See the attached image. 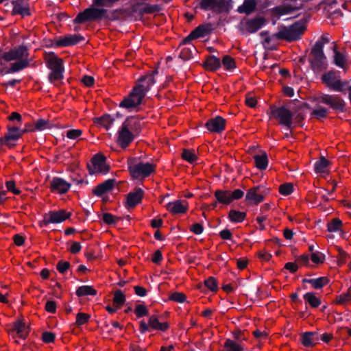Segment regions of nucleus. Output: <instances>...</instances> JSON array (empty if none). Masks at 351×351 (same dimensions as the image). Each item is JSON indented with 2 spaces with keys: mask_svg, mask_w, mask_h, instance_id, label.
<instances>
[{
  "mask_svg": "<svg viewBox=\"0 0 351 351\" xmlns=\"http://www.w3.org/2000/svg\"><path fill=\"white\" fill-rule=\"evenodd\" d=\"M310 283L315 289H320L326 285L329 280L326 277H320L316 279L304 280Z\"/></svg>",
  "mask_w": 351,
  "mask_h": 351,
  "instance_id": "obj_33",
  "label": "nucleus"
},
{
  "mask_svg": "<svg viewBox=\"0 0 351 351\" xmlns=\"http://www.w3.org/2000/svg\"><path fill=\"white\" fill-rule=\"evenodd\" d=\"M260 187L256 186L249 189L245 195V200L250 204L257 205L264 200V195L259 192Z\"/></svg>",
  "mask_w": 351,
  "mask_h": 351,
  "instance_id": "obj_19",
  "label": "nucleus"
},
{
  "mask_svg": "<svg viewBox=\"0 0 351 351\" xmlns=\"http://www.w3.org/2000/svg\"><path fill=\"white\" fill-rule=\"evenodd\" d=\"M94 122L98 127L104 128L106 130H108L110 125V115L105 114L101 117L95 118Z\"/></svg>",
  "mask_w": 351,
  "mask_h": 351,
  "instance_id": "obj_37",
  "label": "nucleus"
},
{
  "mask_svg": "<svg viewBox=\"0 0 351 351\" xmlns=\"http://www.w3.org/2000/svg\"><path fill=\"white\" fill-rule=\"evenodd\" d=\"M16 61L10 64L8 73L19 72L26 68L29 64L28 49L25 46H18L3 51L0 49V65L4 66L7 62Z\"/></svg>",
  "mask_w": 351,
  "mask_h": 351,
  "instance_id": "obj_1",
  "label": "nucleus"
},
{
  "mask_svg": "<svg viewBox=\"0 0 351 351\" xmlns=\"http://www.w3.org/2000/svg\"><path fill=\"white\" fill-rule=\"evenodd\" d=\"M215 197L218 202L223 204H230L231 202L230 191L217 190Z\"/></svg>",
  "mask_w": 351,
  "mask_h": 351,
  "instance_id": "obj_28",
  "label": "nucleus"
},
{
  "mask_svg": "<svg viewBox=\"0 0 351 351\" xmlns=\"http://www.w3.org/2000/svg\"><path fill=\"white\" fill-rule=\"evenodd\" d=\"M54 339L55 335L51 332H45L43 334V340L45 343H51Z\"/></svg>",
  "mask_w": 351,
  "mask_h": 351,
  "instance_id": "obj_63",
  "label": "nucleus"
},
{
  "mask_svg": "<svg viewBox=\"0 0 351 351\" xmlns=\"http://www.w3.org/2000/svg\"><path fill=\"white\" fill-rule=\"evenodd\" d=\"M149 326L154 329L165 331L169 328L167 322L160 323L156 315H152L149 319Z\"/></svg>",
  "mask_w": 351,
  "mask_h": 351,
  "instance_id": "obj_30",
  "label": "nucleus"
},
{
  "mask_svg": "<svg viewBox=\"0 0 351 351\" xmlns=\"http://www.w3.org/2000/svg\"><path fill=\"white\" fill-rule=\"evenodd\" d=\"M125 300V295L122 291L119 289L115 291L113 297V304L115 308H111V313L116 311L117 308H120L124 304Z\"/></svg>",
  "mask_w": 351,
  "mask_h": 351,
  "instance_id": "obj_27",
  "label": "nucleus"
},
{
  "mask_svg": "<svg viewBox=\"0 0 351 351\" xmlns=\"http://www.w3.org/2000/svg\"><path fill=\"white\" fill-rule=\"evenodd\" d=\"M13 4V10L12 12L14 14H20L22 16H25L29 15V8L22 3L21 1H12Z\"/></svg>",
  "mask_w": 351,
  "mask_h": 351,
  "instance_id": "obj_26",
  "label": "nucleus"
},
{
  "mask_svg": "<svg viewBox=\"0 0 351 351\" xmlns=\"http://www.w3.org/2000/svg\"><path fill=\"white\" fill-rule=\"evenodd\" d=\"M266 23L263 16H258L254 18H243L238 25V29L242 34H253L260 29Z\"/></svg>",
  "mask_w": 351,
  "mask_h": 351,
  "instance_id": "obj_8",
  "label": "nucleus"
},
{
  "mask_svg": "<svg viewBox=\"0 0 351 351\" xmlns=\"http://www.w3.org/2000/svg\"><path fill=\"white\" fill-rule=\"evenodd\" d=\"M5 186L8 191L12 192L14 194H19L20 191L15 188V182L12 180L7 181Z\"/></svg>",
  "mask_w": 351,
  "mask_h": 351,
  "instance_id": "obj_60",
  "label": "nucleus"
},
{
  "mask_svg": "<svg viewBox=\"0 0 351 351\" xmlns=\"http://www.w3.org/2000/svg\"><path fill=\"white\" fill-rule=\"evenodd\" d=\"M213 30V25L210 23H205L197 27L191 33L183 40V43H186L191 40H194L200 37H204L209 34Z\"/></svg>",
  "mask_w": 351,
  "mask_h": 351,
  "instance_id": "obj_16",
  "label": "nucleus"
},
{
  "mask_svg": "<svg viewBox=\"0 0 351 351\" xmlns=\"http://www.w3.org/2000/svg\"><path fill=\"white\" fill-rule=\"evenodd\" d=\"M106 157L102 154H95L92 160L91 164L88 165L90 174H106L108 172V166L106 164Z\"/></svg>",
  "mask_w": 351,
  "mask_h": 351,
  "instance_id": "obj_10",
  "label": "nucleus"
},
{
  "mask_svg": "<svg viewBox=\"0 0 351 351\" xmlns=\"http://www.w3.org/2000/svg\"><path fill=\"white\" fill-rule=\"evenodd\" d=\"M47 65L51 71L48 76L49 81L51 84H56L63 78L64 68L62 60L54 55H51L47 60Z\"/></svg>",
  "mask_w": 351,
  "mask_h": 351,
  "instance_id": "obj_7",
  "label": "nucleus"
},
{
  "mask_svg": "<svg viewBox=\"0 0 351 351\" xmlns=\"http://www.w3.org/2000/svg\"><path fill=\"white\" fill-rule=\"evenodd\" d=\"M70 264L67 261H59L57 265V269L61 274H64L69 269Z\"/></svg>",
  "mask_w": 351,
  "mask_h": 351,
  "instance_id": "obj_59",
  "label": "nucleus"
},
{
  "mask_svg": "<svg viewBox=\"0 0 351 351\" xmlns=\"http://www.w3.org/2000/svg\"><path fill=\"white\" fill-rule=\"evenodd\" d=\"M333 51L335 53V63L337 66L343 68L346 64V58L345 56L337 50L336 45H335L333 47Z\"/></svg>",
  "mask_w": 351,
  "mask_h": 351,
  "instance_id": "obj_36",
  "label": "nucleus"
},
{
  "mask_svg": "<svg viewBox=\"0 0 351 351\" xmlns=\"http://www.w3.org/2000/svg\"><path fill=\"white\" fill-rule=\"evenodd\" d=\"M167 208L172 214L184 213L187 210V203L176 200L169 202L167 206Z\"/></svg>",
  "mask_w": 351,
  "mask_h": 351,
  "instance_id": "obj_23",
  "label": "nucleus"
},
{
  "mask_svg": "<svg viewBox=\"0 0 351 351\" xmlns=\"http://www.w3.org/2000/svg\"><path fill=\"white\" fill-rule=\"evenodd\" d=\"M139 122L135 117L128 118L122 125L121 129L119 132L117 142L122 148L127 147L133 141L134 136L132 132L137 130Z\"/></svg>",
  "mask_w": 351,
  "mask_h": 351,
  "instance_id": "obj_5",
  "label": "nucleus"
},
{
  "mask_svg": "<svg viewBox=\"0 0 351 351\" xmlns=\"http://www.w3.org/2000/svg\"><path fill=\"white\" fill-rule=\"evenodd\" d=\"M313 332H305L302 336V344L304 346H312L314 345V341L312 339Z\"/></svg>",
  "mask_w": 351,
  "mask_h": 351,
  "instance_id": "obj_52",
  "label": "nucleus"
},
{
  "mask_svg": "<svg viewBox=\"0 0 351 351\" xmlns=\"http://www.w3.org/2000/svg\"><path fill=\"white\" fill-rule=\"evenodd\" d=\"M348 82H342L339 79H337L335 82H334L330 88L339 92H343L344 90V88L348 85Z\"/></svg>",
  "mask_w": 351,
  "mask_h": 351,
  "instance_id": "obj_45",
  "label": "nucleus"
},
{
  "mask_svg": "<svg viewBox=\"0 0 351 351\" xmlns=\"http://www.w3.org/2000/svg\"><path fill=\"white\" fill-rule=\"evenodd\" d=\"M110 15V0H93L92 4L80 12L73 19L74 23H85L99 21L108 18Z\"/></svg>",
  "mask_w": 351,
  "mask_h": 351,
  "instance_id": "obj_2",
  "label": "nucleus"
},
{
  "mask_svg": "<svg viewBox=\"0 0 351 351\" xmlns=\"http://www.w3.org/2000/svg\"><path fill=\"white\" fill-rule=\"evenodd\" d=\"M293 186L291 183H285L279 186V192L283 195H288L293 192Z\"/></svg>",
  "mask_w": 351,
  "mask_h": 351,
  "instance_id": "obj_48",
  "label": "nucleus"
},
{
  "mask_svg": "<svg viewBox=\"0 0 351 351\" xmlns=\"http://www.w3.org/2000/svg\"><path fill=\"white\" fill-rule=\"evenodd\" d=\"M83 38L76 34H69L56 40L55 45L57 47H66L77 44Z\"/></svg>",
  "mask_w": 351,
  "mask_h": 351,
  "instance_id": "obj_22",
  "label": "nucleus"
},
{
  "mask_svg": "<svg viewBox=\"0 0 351 351\" xmlns=\"http://www.w3.org/2000/svg\"><path fill=\"white\" fill-rule=\"evenodd\" d=\"M206 128L215 133H220L225 129L226 120L221 117H216L214 119L208 120L206 123Z\"/></svg>",
  "mask_w": 351,
  "mask_h": 351,
  "instance_id": "obj_18",
  "label": "nucleus"
},
{
  "mask_svg": "<svg viewBox=\"0 0 351 351\" xmlns=\"http://www.w3.org/2000/svg\"><path fill=\"white\" fill-rule=\"evenodd\" d=\"M82 134V131L79 129H72L66 131V136L68 138L75 140Z\"/></svg>",
  "mask_w": 351,
  "mask_h": 351,
  "instance_id": "obj_53",
  "label": "nucleus"
},
{
  "mask_svg": "<svg viewBox=\"0 0 351 351\" xmlns=\"http://www.w3.org/2000/svg\"><path fill=\"white\" fill-rule=\"evenodd\" d=\"M71 216V213H68L64 210H59L58 211H50L45 214L43 217V225L49 223H62Z\"/></svg>",
  "mask_w": 351,
  "mask_h": 351,
  "instance_id": "obj_13",
  "label": "nucleus"
},
{
  "mask_svg": "<svg viewBox=\"0 0 351 351\" xmlns=\"http://www.w3.org/2000/svg\"><path fill=\"white\" fill-rule=\"evenodd\" d=\"M329 161L324 156L320 158V160L315 165V171L317 173H325L327 167L329 165Z\"/></svg>",
  "mask_w": 351,
  "mask_h": 351,
  "instance_id": "obj_39",
  "label": "nucleus"
},
{
  "mask_svg": "<svg viewBox=\"0 0 351 351\" xmlns=\"http://www.w3.org/2000/svg\"><path fill=\"white\" fill-rule=\"evenodd\" d=\"M222 64L226 69H232L235 67V62L234 59L229 56H226L222 60Z\"/></svg>",
  "mask_w": 351,
  "mask_h": 351,
  "instance_id": "obj_50",
  "label": "nucleus"
},
{
  "mask_svg": "<svg viewBox=\"0 0 351 351\" xmlns=\"http://www.w3.org/2000/svg\"><path fill=\"white\" fill-rule=\"evenodd\" d=\"M143 192L138 189L134 192H131L128 195L127 204L129 207H134L139 204L143 198Z\"/></svg>",
  "mask_w": 351,
  "mask_h": 351,
  "instance_id": "obj_24",
  "label": "nucleus"
},
{
  "mask_svg": "<svg viewBox=\"0 0 351 351\" xmlns=\"http://www.w3.org/2000/svg\"><path fill=\"white\" fill-rule=\"evenodd\" d=\"M337 77L335 76V73L332 72H328L322 75V80L324 83H325L328 87H330L332 84L335 82Z\"/></svg>",
  "mask_w": 351,
  "mask_h": 351,
  "instance_id": "obj_43",
  "label": "nucleus"
},
{
  "mask_svg": "<svg viewBox=\"0 0 351 351\" xmlns=\"http://www.w3.org/2000/svg\"><path fill=\"white\" fill-rule=\"evenodd\" d=\"M304 300L313 308H317L321 304V300L313 293H307L304 295Z\"/></svg>",
  "mask_w": 351,
  "mask_h": 351,
  "instance_id": "obj_35",
  "label": "nucleus"
},
{
  "mask_svg": "<svg viewBox=\"0 0 351 351\" xmlns=\"http://www.w3.org/2000/svg\"><path fill=\"white\" fill-rule=\"evenodd\" d=\"M205 286L212 291H216L218 289L217 281L215 278L210 277L204 281Z\"/></svg>",
  "mask_w": 351,
  "mask_h": 351,
  "instance_id": "obj_51",
  "label": "nucleus"
},
{
  "mask_svg": "<svg viewBox=\"0 0 351 351\" xmlns=\"http://www.w3.org/2000/svg\"><path fill=\"white\" fill-rule=\"evenodd\" d=\"M342 226V221L338 219L335 218L327 224V229L328 232H335L341 228Z\"/></svg>",
  "mask_w": 351,
  "mask_h": 351,
  "instance_id": "obj_41",
  "label": "nucleus"
},
{
  "mask_svg": "<svg viewBox=\"0 0 351 351\" xmlns=\"http://www.w3.org/2000/svg\"><path fill=\"white\" fill-rule=\"evenodd\" d=\"M312 114L314 115L317 119L326 118L328 114V110L323 107L315 109L312 112Z\"/></svg>",
  "mask_w": 351,
  "mask_h": 351,
  "instance_id": "obj_54",
  "label": "nucleus"
},
{
  "mask_svg": "<svg viewBox=\"0 0 351 351\" xmlns=\"http://www.w3.org/2000/svg\"><path fill=\"white\" fill-rule=\"evenodd\" d=\"M12 330L16 332L17 337L21 339H25L28 332L25 324L20 320L14 324Z\"/></svg>",
  "mask_w": 351,
  "mask_h": 351,
  "instance_id": "obj_29",
  "label": "nucleus"
},
{
  "mask_svg": "<svg viewBox=\"0 0 351 351\" xmlns=\"http://www.w3.org/2000/svg\"><path fill=\"white\" fill-rule=\"evenodd\" d=\"M50 128L49 121L45 119H38L36 121L34 130L38 131H43Z\"/></svg>",
  "mask_w": 351,
  "mask_h": 351,
  "instance_id": "obj_47",
  "label": "nucleus"
},
{
  "mask_svg": "<svg viewBox=\"0 0 351 351\" xmlns=\"http://www.w3.org/2000/svg\"><path fill=\"white\" fill-rule=\"evenodd\" d=\"M155 83L154 77L142 76L138 81L132 92L119 104L120 107L132 108L140 105L150 86Z\"/></svg>",
  "mask_w": 351,
  "mask_h": 351,
  "instance_id": "obj_3",
  "label": "nucleus"
},
{
  "mask_svg": "<svg viewBox=\"0 0 351 351\" xmlns=\"http://www.w3.org/2000/svg\"><path fill=\"white\" fill-rule=\"evenodd\" d=\"M306 26L303 23L297 22L289 27H281L279 31L272 36L277 40H285L289 42L296 40L304 33Z\"/></svg>",
  "mask_w": 351,
  "mask_h": 351,
  "instance_id": "obj_4",
  "label": "nucleus"
},
{
  "mask_svg": "<svg viewBox=\"0 0 351 351\" xmlns=\"http://www.w3.org/2000/svg\"><path fill=\"white\" fill-rule=\"evenodd\" d=\"M319 101L329 106L332 109L341 112L344 110L346 106L345 101L337 95L323 94L319 97Z\"/></svg>",
  "mask_w": 351,
  "mask_h": 351,
  "instance_id": "obj_14",
  "label": "nucleus"
},
{
  "mask_svg": "<svg viewBox=\"0 0 351 351\" xmlns=\"http://www.w3.org/2000/svg\"><path fill=\"white\" fill-rule=\"evenodd\" d=\"M329 43V39L324 35L316 42L311 49L309 60L314 69H319L324 66L326 57L323 52L324 45Z\"/></svg>",
  "mask_w": 351,
  "mask_h": 351,
  "instance_id": "obj_6",
  "label": "nucleus"
},
{
  "mask_svg": "<svg viewBox=\"0 0 351 351\" xmlns=\"http://www.w3.org/2000/svg\"><path fill=\"white\" fill-rule=\"evenodd\" d=\"M169 299L177 302H183L186 300V295L182 293L175 292L169 296Z\"/></svg>",
  "mask_w": 351,
  "mask_h": 351,
  "instance_id": "obj_56",
  "label": "nucleus"
},
{
  "mask_svg": "<svg viewBox=\"0 0 351 351\" xmlns=\"http://www.w3.org/2000/svg\"><path fill=\"white\" fill-rule=\"evenodd\" d=\"M203 226L201 223H197L190 227V230L196 234H200L203 232Z\"/></svg>",
  "mask_w": 351,
  "mask_h": 351,
  "instance_id": "obj_64",
  "label": "nucleus"
},
{
  "mask_svg": "<svg viewBox=\"0 0 351 351\" xmlns=\"http://www.w3.org/2000/svg\"><path fill=\"white\" fill-rule=\"evenodd\" d=\"M256 5L255 0H245L243 5L238 8L237 11L241 14H250L254 12Z\"/></svg>",
  "mask_w": 351,
  "mask_h": 351,
  "instance_id": "obj_25",
  "label": "nucleus"
},
{
  "mask_svg": "<svg viewBox=\"0 0 351 351\" xmlns=\"http://www.w3.org/2000/svg\"><path fill=\"white\" fill-rule=\"evenodd\" d=\"M182 158L190 163H192L197 160V156L193 152L186 149L182 152Z\"/></svg>",
  "mask_w": 351,
  "mask_h": 351,
  "instance_id": "obj_44",
  "label": "nucleus"
},
{
  "mask_svg": "<svg viewBox=\"0 0 351 351\" xmlns=\"http://www.w3.org/2000/svg\"><path fill=\"white\" fill-rule=\"evenodd\" d=\"M244 195V193L241 189H236L234 191H230L231 202L234 199H241Z\"/></svg>",
  "mask_w": 351,
  "mask_h": 351,
  "instance_id": "obj_61",
  "label": "nucleus"
},
{
  "mask_svg": "<svg viewBox=\"0 0 351 351\" xmlns=\"http://www.w3.org/2000/svg\"><path fill=\"white\" fill-rule=\"evenodd\" d=\"M301 8L297 0H287L282 5L274 8V13L276 15H284L291 14Z\"/></svg>",
  "mask_w": 351,
  "mask_h": 351,
  "instance_id": "obj_15",
  "label": "nucleus"
},
{
  "mask_svg": "<svg viewBox=\"0 0 351 351\" xmlns=\"http://www.w3.org/2000/svg\"><path fill=\"white\" fill-rule=\"evenodd\" d=\"M155 168L156 166L153 164L138 162L130 165L129 166V171L132 178L138 179L148 177L154 171Z\"/></svg>",
  "mask_w": 351,
  "mask_h": 351,
  "instance_id": "obj_9",
  "label": "nucleus"
},
{
  "mask_svg": "<svg viewBox=\"0 0 351 351\" xmlns=\"http://www.w3.org/2000/svg\"><path fill=\"white\" fill-rule=\"evenodd\" d=\"M231 0H201L200 7L207 10H211L217 12H228Z\"/></svg>",
  "mask_w": 351,
  "mask_h": 351,
  "instance_id": "obj_12",
  "label": "nucleus"
},
{
  "mask_svg": "<svg viewBox=\"0 0 351 351\" xmlns=\"http://www.w3.org/2000/svg\"><path fill=\"white\" fill-rule=\"evenodd\" d=\"M45 310L51 313H54L56 311V304L54 301L49 300L46 302Z\"/></svg>",
  "mask_w": 351,
  "mask_h": 351,
  "instance_id": "obj_62",
  "label": "nucleus"
},
{
  "mask_svg": "<svg viewBox=\"0 0 351 351\" xmlns=\"http://www.w3.org/2000/svg\"><path fill=\"white\" fill-rule=\"evenodd\" d=\"M271 113L274 118L278 120L280 124L290 130L292 128L293 114L289 109L285 106L280 108L273 106L271 107Z\"/></svg>",
  "mask_w": 351,
  "mask_h": 351,
  "instance_id": "obj_11",
  "label": "nucleus"
},
{
  "mask_svg": "<svg viewBox=\"0 0 351 351\" xmlns=\"http://www.w3.org/2000/svg\"><path fill=\"white\" fill-rule=\"evenodd\" d=\"M256 167L259 169H265L267 167L268 160L265 152L261 155H256L254 156Z\"/></svg>",
  "mask_w": 351,
  "mask_h": 351,
  "instance_id": "obj_32",
  "label": "nucleus"
},
{
  "mask_svg": "<svg viewBox=\"0 0 351 351\" xmlns=\"http://www.w3.org/2000/svg\"><path fill=\"white\" fill-rule=\"evenodd\" d=\"M90 317V315L84 313H78L76 315L75 324L80 326L87 323Z\"/></svg>",
  "mask_w": 351,
  "mask_h": 351,
  "instance_id": "obj_46",
  "label": "nucleus"
},
{
  "mask_svg": "<svg viewBox=\"0 0 351 351\" xmlns=\"http://www.w3.org/2000/svg\"><path fill=\"white\" fill-rule=\"evenodd\" d=\"M243 348L234 341L227 339L224 343V351H242Z\"/></svg>",
  "mask_w": 351,
  "mask_h": 351,
  "instance_id": "obj_40",
  "label": "nucleus"
},
{
  "mask_svg": "<svg viewBox=\"0 0 351 351\" xmlns=\"http://www.w3.org/2000/svg\"><path fill=\"white\" fill-rule=\"evenodd\" d=\"M92 193L97 197H100L104 202L108 200V194L110 193V179L98 184L92 190Z\"/></svg>",
  "mask_w": 351,
  "mask_h": 351,
  "instance_id": "obj_17",
  "label": "nucleus"
},
{
  "mask_svg": "<svg viewBox=\"0 0 351 351\" xmlns=\"http://www.w3.org/2000/svg\"><path fill=\"white\" fill-rule=\"evenodd\" d=\"M204 65L207 70L215 71L220 67L221 62L219 58L210 56L206 59Z\"/></svg>",
  "mask_w": 351,
  "mask_h": 351,
  "instance_id": "obj_31",
  "label": "nucleus"
},
{
  "mask_svg": "<svg viewBox=\"0 0 351 351\" xmlns=\"http://www.w3.org/2000/svg\"><path fill=\"white\" fill-rule=\"evenodd\" d=\"M134 312L138 317L146 316L148 314V310L147 307L143 304L136 305Z\"/></svg>",
  "mask_w": 351,
  "mask_h": 351,
  "instance_id": "obj_55",
  "label": "nucleus"
},
{
  "mask_svg": "<svg viewBox=\"0 0 351 351\" xmlns=\"http://www.w3.org/2000/svg\"><path fill=\"white\" fill-rule=\"evenodd\" d=\"M25 131V130H20L16 126L10 128L5 137L0 138V145L6 144L10 140L19 139Z\"/></svg>",
  "mask_w": 351,
  "mask_h": 351,
  "instance_id": "obj_21",
  "label": "nucleus"
},
{
  "mask_svg": "<svg viewBox=\"0 0 351 351\" xmlns=\"http://www.w3.org/2000/svg\"><path fill=\"white\" fill-rule=\"evenodd\" d=\"M122 183L121 181L111 178V193L117 194L120 191Z\"/></svg>",
  "mask_w": 351,
  "mask_h": 351,
  "instance_id": "obj_58",
  "label": "nucleus"
},
{
  "mask_svg": "<svg viewBox=\"0 0 351 351\" xmlns=\"http://www.w3.org/2000/svg\"><path fill=\"white\" fill-rule=\"evenodd\" d=\"M71 184L61 178H53L51 182L52 191H56L60 194L66 193L71 188Z\"/></svg>",
  "mask_w": 351,
  "mask_h": 351,
  "instance_id": "obj_20",
  "label": "nucleus"
},
{
  "mask_svg": "<svg viewBox=\"0 0 351 351\" xmlns=\"http://www.w3.org/2000/svg\"><path fill=\"white\" fill-rule=\"evenodd\" d=\"M139 5H140V4L134 5L133 7V10L134 12L138 11V7ZM157 10H158L157 6L151 5H145L143 8H142L141 9L139 10L141 13H147V14L153 13Z\"/></svg>",
  "mask_w": 351,
  "mask_h": 351,
  "instance_id": "obj_42",
  "label": "nucleus"
},
{
  "mask_svg": "<svg viewBox=\"0 0 351 351\" xmlns=\"http://www.w3.org/2000/svg\"><path fill=\"white\" fill-rule=\"evenodd\" d=\"M257 100L252 93H248L245 97V104L250 107L254 108L256 106Z\"/></svg>",
  "mask_w": 351,
  "mask_h": 351,
  "instance_id": "obj_57",
  "label": "nucleus"
},
{
  "mask_svg": "<svg viewBox=\"0 0 351 351\" xmlns=\"http://www.w3.org/2000/svg\"><path fill=\"white\" fill-rule=\"evenodd\" d=\"M351 301V290H348L347 293L341 294L337 297L336 303L343 304Z\"/></svg>",
  "mask_w": 351,
  "mask_h": 351,
  "instance_id": "obj_49",
  "label": "nucleus"
},
{
  "mask_svg": "<svg viewBox=\"0 0 351 351\" xmlns=\"http://www.w3.org/2000/svg\"><path fill=\"white\" fill-rule=\"evenodd\" d=\"M246 214L244 212H240L235 210H231L229 212L228 217L232 221L241 222L245 218Z\"/></svg>",
  "mask_w": 351,
  "mask_h": 351,
  "instance_id": "obj_38",
  "label": "nucleus"
},
{
  "mask_svg": "<svg viewBox=\"0 0 351 351\" xmlns=\"http://www.w3.org/2000/svg\"><path fill=\"white\" fill-rule=\"evenodd\" d=\"M76 294L79 297L94 295L96 294V290L91 286H81L77 289Z\"/></svg>",
  "mask_w": 351,
  "mask_h": 351,
  "instance_id": "obj_34",
  "label": "nucleus"
}]
</instances>
